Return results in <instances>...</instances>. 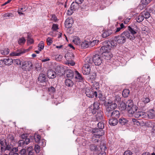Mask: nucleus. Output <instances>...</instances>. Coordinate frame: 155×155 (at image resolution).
<instances>
[{
    "mask_svg": "<svg viewBox=\"0 0 155 155\" xmlns=\"http://www.w3.org/2000/svg\"><path fill=\"white\" fill-rule=\"evenodd\" d=\"M41 138V136L39 135L36 134L34 135L35 141L37 143H39Z\"/></svg>",
    "mask_w": 155,
    "mask_h": 155,
    "instance_id": "46",
    "label": "nucleus"
},
{
    "mask_svg": "<svg viewBox=\"0 0 155 155\" xmlns=\"http://www.w3.org/2000/svg\"><path fill=\"white\" fill-rule=\"evenodd\" d=\"M147 116V113H145L143 112H142V114L141 113V118L148 119V116Z\"/></svg>",
    "mask_w": 155,
    "mask_h": 155,
    "instance_id": "62",
    "label": "nucleus"
},
{
    "mask_svg": "<svg viewBox=\"0 0 155 155\" xmlns=\"http://www.w3.org/2000/svg\"><path fill=\"white\" fill-rule=\"evenodd\" d=\"M32 64L30 61H25L22 63L21 68L25 71H29L32 68Z\"/></svg>",
    "mask_w": 155,
    "mask_h": 155,
    "instance_id": "7",
    "label": "nucleus"
},
{
    "mask_svg": "<svg viewBox=\"0 0 155 155\" xmlns=\"http://www.w3.org/2000/svg\"><path fill=\"white\" fill-rule=\"evenodd\" d=\"M132 121L133 122L134 124L135 125H136L137 126H139L140 125L139 122L135 119H133Z\"/></svg>",
    "mask_w": 155,
    "mask_h": 155,
    "instance_id": "58",
    "label": "nucleus"
},
{
    "mask_svg": "<svg viewBox=\"0 0 155 155\" xmlns=\"http://www.w3.org/2000/svg\"><path fill=\"white\" fill-rule=\"evenodd\" d=\"M71 8L75 11L79 8V5L75 2H73L71 5Z\"/></svg>",
    "mask_w": 155,
    "mask_h": 155,
    "instance_id": "32",
    "label": "nucleus"
},
{
    "mask_svg": "<svg viewBox=\"0 0 155 155\" xmlns=\"http://www.w3.org/2000/svg\"><path fill=\"white\" fill-rule=\"evenodd\" d=\"M30 142V139H25V140H21L18 142V146L24 147L28 144Z\"/></svg>",
    "mask_w": 155,
    "mask_h": 155,
    "instance_id": "11",
    "label": "nucleus"
},
{
    "mask_svg": "<svg viewBox=\"0 0 155 155\" xmlns=\"http://www.w3.org/2000/svg\"><path fill=\"white\" fill-rule=\"evenodd\" d=\"M48 91L49 94L50 95H52L55 92L56 89L54 87L51 86L48 88Z\"/></svg>",
    "mask_w": 155,
    "mask_h": 155,
    "instance_id": "34",
    "label": "nucleus"
},
{
    "mask_svg": "<svg viewBox=\"0 0 155 155\" xmlns=\"http://www.w3.org/2000/svg\"><path fill=\"white\" fill-rule=\"evenodd\" d=\"M99 42V41L97 40H93L92 41H89L90 45V47H92L95 46L96 45H97Z\"/></svg>",
    "mask_w": 155,
    "mask_h": 155,
    "instance_id": "44",
    "label": "nucleus"
},
{
    "mask_svg": "<svg viewBox=\"0 0 155 155\" xmlns=\"http://www.w3.org/2000/svg\"><path fill=\"white\" fill-rule=\"evenodd\" d=\"M103 113L102 112H99L97 113L96 116V118L98 121H102L103 120Z\"/></svg>",
    "mask_w": 155,
    "mask_h": 155,
    "instance_id": "23",
    "label": "nucleus"
},
{
    "mask_svg": "<svg viewBox=\"0 0 155 155\" xmlns=\"http://www.w3.org/2000/svg\"><path fill=\"white\" fill-rule=\"evenodd\" d=\"M151 0H142L141 2L143 7H145L151 1Z\"/></svg>",
    "mask_w": 155,
    "mask_h": 155,
    "instance_id": "47",
    "label": "nucleus"
},
{
    "mask_svg": "<svg viewBox=\"0 0 155 155\" xmlns=\"http://www.w3.org/2000/svg\"><path fill=\"white\" fill-rule=\"evenodd\" d=\"M65 85L68 87H71L73 86V83L70 79H67L65 81Z\"/></svg>",
    "mask_w": 155,
    "mask_h": 155,
    "instance_id": "33",
    "label": "nucleus"
},
{
    "mask_svg": "<svg viewBox=\"0 0 155 155\" xmlns=\"http://www.w3.org/2000/svg\"><path fill=\"white\" fill-rule=\"evenodd\" d=\"M93 62L96 65H99L102 63V58L99 54H96L93 56Z\"/></svg>",
    "mask_w": 155,
    "mask_h": 155,
    "instance_id": "9",
    "label": "nucleus"
},
{
    "mask_svg": "<svg viewBox=\"0 0 155 155\" xmlns=\"http://www.w3.org/2000/svg\"><path fill=\"white\" fill-rule=\"evenodd\" d=\"M104 45L100 48L101 52H102V55L107 60L110 59L112 57V54L110 52L111 48L116 46V44L114 41H105L103 42Z\"/></svg>",
    "mask_w": 155,
    "mask_h": 155,
    "instance_id": "1",
    "label": "nucleus"
},
{
    "mask_svg": "<svg viewBox=\"0 0 155 155\" xmlns=\"http://www.w3.org/2000/svg\"><path fill=\"white\" fill-rule=\"evenodd\" d=\"M38 79L41 82H45L46 81L45 74L43 73L40 74L38 78Z\"/></svg>",
    "mask_w": 155,
    "mask_h": 155,
    "instance_id": "25",
    "label": "nucleus"
},
{
    "mask_svg": "<svg viewBox=\"0 0 155 155\" xmlns=\"http://www.w3.org/2000/svg\"><path fill=\"white\" fill-rule=\"evenodd\" d=\"M118 122V120L117 119L115 118L111 117V118L109 119V124L111 125L115 126L116 125Z\"/></svg>",
    "mask_w": 155,
    "mask_h": 155,
    "instance_id": "22",
    "label": "nucleus"
},
{
    "mask_svg": "<svg viewBox=\"0 0 155 155\" xmlns=\"http://www.w3.org/2000/svg\"><path fill=\"white\" fill-rule=\"evenodd\" d=\"M90 45L89 41L85 40L81 43V45L82 48H85L90 46Z\"/></svg>",
    "mask_w": 155,
    "mask_h": 155,
    "instance_id": "24",
    "label": "nucleus"
},
{
    "mask_svg": "<svg viewBox=\"0 0 155 155\" xmlns=\"http://www.w3.org/2000/svg\"><path fill=\"white\" fill-rule=\"evenodd\" d=\"M52 29L54 31L53 33L56 32V31L58 29V26L56 24H53L52 27Z\"/></svg>",
    "mask_w": 155,
    "mask_h": 155,
    "instance_id": "55",
    "label": "nucleus"
},
{
    "mask_svg": "<svg viewBox=\"0 0 155 155\" xmlns=\"http://www.w3.org/2000/svg\"><path fill=\"white\" fill-rule=\"evenodd\" d=\"M74 23V20L71 17L67 18L65 22V26L66 28H70L72 26Z\"/></svg>",
    "mask_w": 155,
    "mask_h": 155,
    "instance_id": "12",
    "label": "nucleus"
},
{
    "mask_svg": "<svg viewBox=\"0 0 155 155\" xmlns=\"http://www.w3.org/2000/svg\"><path fill=\"white\" fill-rule=\"evenodd\" d=\"M3 17L4 18H7V17H12L13 16V14L11 13H6L3 15Z\"/></svg>",
    "mask_w": 155,
    "mask_h": 155,
    "instance_id": "56",
    "label": "nucleus"
},
{
    "mask_svg": "<svg viewBox=\"0 0 155 155\" xmlns=\"http://www.w3.org/2000/svg\"><path fill=\"white\" fill-rule=\"evenodd\" d=\"M25 41V40L24 38H20L18 41V44L20 45L24 44Z\"/></svg>",
    "mask_w": 155,
    "mask_h": 155,
    "instance_id": "51",
    "label": "nucleus"
},
{
    "mask_svg": "<svg viewBox=\"0 0 155 155\" xmlns=\"http://www.w3.org/2000/svg\"><path fill=\"white\" fill-rule=\"evenodd\" d=\"M74 11L73 9H72V8L71 7L69 9L67 12V14L69 15H70L72 14Z\"/></svg>",
    "mask_w": 155,
    "mask_h": 155,
    "instance_id": "60",
    "label": "nucleus"
},
{
    "mask_svg": "<svg viewBox=\"0 0 155 155\" xmlns=\"http://www.w3.org/2000/svg\"><path fill=\"white\" fill-rule=\"evenodd\" d=\"M34 149L36 153H38L40 152V147L38 145L35 144V145Z\"/></svg>",
    "mask_w": 155,
    "mask_h": 155,
    "instance_id": "50",
    "label": "nucleus"
},
{
    "mask_svg": "<svg viewBox=\"0 0 155 155\" xmlns=\"http://www.w3.org/2000/svg\"><path fill=\"white\" fill-rule=\"evenodd\" d=\"M1 53L2 55H8L9 53L10 50L8 49H5L1 51Z\"/></svg>",
    "mask_w": 155,
    "mask_h": 155,
    "instance_id": "43",
    "label": "nucleus"
},
{
    "mask_svg": "<svg viewBox=\"0 0 155 155\" xmlns=\"http://www.w3.org/2000/svg\"><path fill=\"white\" fill-rule=\"evenodd\" d=\"M9 155H19L18 154L17 152L18 151V149L17 147H11V149L10 150Z\"/></svg>",
    "mask_w": 155,
    "mask_h": 155,
    "instance_id": "17",
    "label": "nucleus"
},
{
    "mask_svg": "<svg viewBox=\"0 0 155 155\" xmlns=\"http://www.w3.org/2000/svg\"><path fill=\"white\" fill-rule=\"evenodd\" d=\"M125 37H123L121 35L120 36H118L115 37L114 39L111 42L114 41L117 44V43L119 44H122L125 43L126 41Z\"/></svg>",
    "mask_w": 155,
    "mask_h": 155,
    "instance_id": "8",
    "label": "nucleus"
},
{
    "mask_svg": "<svg viewBox=\"0 0 155 155\" xmlns=\"http://www.w3.org/2000/svg\"><path fill=\"white\" fill-rule=\"evenodd\" d=\"M27 42V44L29 45L33 43L34 40L32 39L31 38L29 35H28Z\"/></svg>",
    "mask_w": 155,
    "mask_h": 155,
    "instance_id": "49",
    "label": "nucleus"
},
{
    "mask_svg": "<svg viewBox=\"0 0 155 155\" xmlns=\"http://www.w3.org/2000/svg\"><path fill=\"white\" fill-rule=\"evenodd\" d=\"M128 122V120L125 118L121 117L119 120V122L121 125H124Z\"/></svg>",
    "mask_w": 155,
    "mask_h": 155,
    "instance_id": "31",
    "label": "nucleus"
},
{
    "mask_svg": "<svg viewBox=\"0 0 155 155\" xmlns=\"http://www.w3.org/2000/svg\"><path fill=\"white\" fill-rule=\"evenodd\" d=\"M107 150V146L106 144L102 142L100 146V149L99 150L101 152H105V151Z\"/></svg>",
    "mask_w": 155,
    "mask_h": 155,
    "instance_id": "21",
    "label": "nucleus"
},
{
    "mask_svg": "<svg viewBox=\"0 0 155 155\" xmlns=\"http://www.w3.org/2000/svg\"><path fill=\"white\" fill-rule=\"evenodd\" d=\"M141 113L142 111H138L136 113L135 112L134 114V116L136 118H141Z\"/></svg>",
    "mask_w": 155,
    "mask_h": 155,
    "instance_id": "53",
    "label": "nucleus"
},
{
    "mask_svg": "<svg viewBox=\"0 0 155 155\" xmlns=\"http://www.w3.org/2000/svg\"><path fill=\"white\" fill-rule=\"evenodd\" d=\"M144 19L141 13H140L139 15L136 18L137 21L139 23H140L142 21L144 20Z\"/></svg>",
    "mask_w": 155,
    "mask_h": 155,
    "instance_id": "40",
    "label": "nucleus"
},
{
    "mask_svg": "<svg viewBox=\"0 0 155 155\" xmlns=\"http://www.w3.org/2000/svg\"><path fill=\"white\" fill-rule=\"evenodd\" d=\"M138 109V107H136L135 105H133L132 107H131L130 108L127 109V110L129 114H133L135 113Z\"/></svg>",
    "mask_w": 155,
    "mask_h": 155,
    "instance_id": "18",
    "label": "nucleus"
},
{
    "mask_svg": "<svg viewBox=\"0 0 155 155\" xmlns=\"http://www.w3.org/2000/svg\"><path fill=\"white\" fill-rule=\"evenodd\" d=\"M119 108L121 110H127V107L126 104L124 102L121 103L119 106Z\"/></svg>",
    "mask_w": 155,
    "mask_h": 155,
    "instance_id": "42",
    "label": "nucleus"
},
{
    "mask_svg": "<svg viewBox=\"0 0 155 155\" xmlns=\"http://www.w3.org/2000/svg\"><path fill=\"white\" fill-rule=\"evenodd\" d=\"M129 93L130 91L129 90L126 89L123 90L122 93V95L124 97H126L128 96Z\"/></svg>",
    "mask_w": 155,
    "mask_h": 155,
    "instance_id": "37",
    "label": "nucleus"
},
{
    "mask_svg": "<svg viewBox=\"0 0 155 155\" xmlns=\"http://www.w3.org/2000/svg\"><path fill=\"white\" fill-rule=\"evenodd\" d=\"M142 15L143 18L147 19L149 18L150 16V13L147 12L143 11L141 13Z\"/></svg>",
    "mask_w": 155,
    "mask_h": 155,
    "instance_id": "38",
    "label": "nucleus"
},
{
    "mask_svg": "<svg viewBox=\"0 0 155 155\" xmlns=\"http://www.w3.org/2000/svg\"><path fill=\"white\" fill-rule=\"evenodd\" d=\"M47 44L48 45H50L52 43V40L50 37H48L46 40Z\"/></svg>",
    "mask_w": 155,
    "mask_h": 155,
    "instance_id": "57",
    "label": "nucleus"
},
{
    "mask_svg": "<svg viewBox=\"0 0 155 155\" xmlns=\"http://www.w3.org/2000/svg\"><path fill=\"white\" fill-rule=\"evenodd\" d=\"M130 34L128 31H124L121 35L123 37L129 39L130 40L133 39L135 38V37H133L130 35Z\"/></svg>",
    "mask_w": 155,
    "mask_h": 155,
    "instance_id": "15",
    "label": "nucleus"
},
{
    "mask_svg": "<svg viewBox=\"0 0 155 155\" xmlns=\"http://www.w3.org/2000/svg\"><path fill=\"white\" fill-rule=\"evenodd\" d=\"M55 68L56 71L59 72L63 69V67L62 66L58 65L56 66Z\"/></svg>",
    "mask_w": 155,
    "mask_h": 155,
    "instance_id": "45",
    "label": "nucleus"
},
{
    "mask_svg": "<svg viewBox=\"0 0 155 155\" xmlns=\"http://www.w3.org/2000/svg\"><path fill=\"white\" fill-rule=\"evenodd\" d=\"M62 58V56L61 55H57L55 56V59L57 61H60Z\"/></svg>",
    "mask_w": 155,
    "mask_h": 155,
    "instance_id": "63",
    "label": "nucleus"
},
{
    "mask_svg": "<svg viewBox=\"0 0 155 155\" xmlns=\"http://www.w3.org/2000/svg\"><path fill=\"white\" fill-rule=\"evenodd\" d=\"M142 102L144 104H147L149 103L150 101V99L149 98L146 97L142 99Z\"/></svg>",
    "mask_w": 155,
    "mask_h": 155,
    "instance_id": "59",
    "label": "nucleus"
},
{
    "mask_svg": "<svg viewBox=\"0 0 155 155\" xmlns=\"http://www.w3.org/2000/svg\"><path fill=\"white\" fill-rule=\"evenodd\" d=\"M91 71L90 65L87 64H85L82 68V72L84 74H89Z\"/></svg>",
    "mask_w": 155,
    "mask_h": 155,
    "instance_id": "10",
    "label": "nucleus"
},
{
    "mask_svg": "<svg viewBox=\"0 0 155 155\" xmlns=\"http://www.w3.org/2000/svg\"><path fill=\"white\" fill-rule=\"evenodd\" d=\"M132 153L130 150H127L124 153V155H132Z\"/></svg>",
    "mask_w": 155,
    "mask_h": 155,
    "instance_id": "64",
    "label": "nucleus"
},
{
    "mask_svg": "<svg viewBox=\"0 0 155 155\" xmlns=\"http://www.w3.org/2000/svg\"><path fill=\"white\" fill-rule=\"evenodd\" d=\"M44 43L43 41H41L38 45V50L39 51H41L44 48Z\"/></svg>",
    "mask_w": 155,
    "mask_h": 155,
    "instance_id": "41",
    "label": "nucleus"
},
{
    "mask_svg": "<svg viewBox=\"0 0 155 155\" xmlns=\"http://www.w3.org/2000/svg\"><path fill=\"white\" fill-rule=\"evenodd\" d=\"M73 42L76 45H79L80 44V40L78 38H75L73 41Z\"/></svg>",
    "mask_w": 155,
    "mask_h": 155,
    "instance_id": "52",
    "label": "nucleus"
},
{
    "mask_svg": "<svg viewBox=\"0 0 155 155\" xmlns=\"http://www.w3.org/2000/svg\"><path fill=\"white\" fill-rule=\"evenodd\" d=\"M24 53L20 50H18L15 52H13L11 53L10 54V55L12 56H19L20 55Z\"/></svg>",
    "mask_w": 155,
    "mask_h": 155,
    "instance_id": "27",
    "label": "nucleus"
},
{
    "mask_svg": "<svg viewBox=\"0 0 155 155\" xmlns=\"http://www.w3.org/2000/svg\"><path fill=\"white\" fill-rule=\"evenodd\" d=\"M74 74L75 76V78L79 81L82 80V78L81 74L77 71H75Z\"/></svg>",
    "mask_w": 155,
    "mask_h": 155,
    "instance_id": "35",
    "label": "nucleus"
},
{
    "mask_svg": "<svg viewBox=\"0 0 155 155\" xmlns=\"http://www.w3.org/2000/svg\"><path fill=\"white\" fill-rule=\"evenodd\" d=\"M85 64H87L90 65L93 62V58H92L90 57H87L85 60Z\"/></svg>",
    "mask_w": 155,
    "mask_h": 155,
    "instance_id": "36",
    "label": "nucleus"
},
{
    "mask_svg": "<svg viewBox=\"0 0 155 155\" xmlns=\"http://www.w3.org/2000/svg\"><path fill=\"white\" fill-rule=\"evenodd\" d=\"M109 116H111L112 118L118 119L120 116V113L119 111L114 110L111 112L109 114Z\"/></svg>",
    "mask_w": 155,
    "mask_h": 155,
    "instance_id": "14",
    "label": "nucleus"
},
{
    "mask_svg": "<svg viewBox=\"0 0 155 155\" xmlns=\"http://www.w3.org/2000/svg\"><path fill=\"white\" fill-rule=\"evenodd\" d=\"M120 100V98L118 96H116L114 97V102L117 103Z\"/></svg>",
    "mask_w": 155,
    "mask_h": 155,
    "instance_id": "61",
    "label": "nucleus"
},
{
    "mask_svg": "<svg viewBox=\"0 0 155 155\" xmlns=\"http://www.w3.org/2000/svg\"><path fill=\"white\" fill-rule=\"evenodd\" d=\"M95 87H93L92 90H90L89 88H86L85 90V94L86 96L90 98H92L94 96L96 97H97V91L94 90Z\"/></svg>",
    "mask_w": 155,
    "mask_h": 155,
    "instance_id": "6",
    "label": "nucleus"
},
{
    "mask_svg": "<svg viewBox=\"0 0 155 155\" xmlns=\"http://www.w3.org/2000/svg\"><path fill=\"white\" fill-rule=\"evenodd\" d=\"M27 151L28 152V155H33V148L32 146H30L28 147L26 149Z\"/></svg>",
    "mask_w": 155,
    "mask_h": 155,
    "instance_id": "39",
    "label": "nucleus"
},
{
    "mask_svg": "<svg viewBox=\"0 0 155 155\" xmlns=\"http://www.w3.org/2000/svg\"><path fill=\"white\" fill-rule=\"evenodd\" d=\"M64 57L67 61L66 64L72 66L74 65L75 63L73 61L74 57L73 53L71 52L65 54Z\"/></svg>",
    "mask_w": 155,
    "mask_h": 155,
    "instance_id": "5",
    "label": "nucleus"
},
{
    "mask_svg": "<svg viewBox=\"0 0 155 155\" xmlns=\"http://www.w3.org/2000/svg\"><path fill=\"white\" fill-rule=\"evenodd\" d=\"M94 107L93 110L92 111L93 114H95L96 112V110H97L99 108V104L97 102H94L93 104Z\"/></svg>",
    "mask_w": 155,
    "mask_h": 155,
    "instance_id": "26",
    "label": "nucleus"
},
{
    "mask_svg": "<svg viewBox=\"0 0 155 155\" xmlns=\"http://www.w3.org/2000/svg\"><path fill=\"white\" fill-rule=\"evenodd\" d=\"M11 146L10 145L7 144L4 138L0 139V152L2 154L4 153L6 150H10Z\"/></svg>",
    "mask_w": 155,
    "mask_h": 155,
    "instance_id": "3",
    "label": "nucleus"
},
{
    "mask_svg": "<svg viewBox=\"0 0 155 155\" xmlns=\"http://www.w3.org/2000/svg\"><path fill=\"white\" fill-rule=\"evenodd\" d=\"M47 76L49 79H54L56 76V72L52 70H50L48 71L47 72Z\"/></svg>",
    "mask_w": 155,
    "mask_h": 155,
    "instance_id": "13",
    "label": "nucleus"
},
{
    "mask_svg": "<svg viewBox=\"0 0 155 155\" xmlns=\"http://www.w3.org/2000/svg\"><path fill=\"white\" fill-rule=\"evenodd\" d=\"M148 118L152 119L155 116V112L153 110H150L147 112Z\"/></svg>",
    "mask_w": 155,
    "mask_h": 155,
    "instance_id": "20",
    "label": "nucleus"
},
{
    "mask_svg": "<svg viewBox=\"0 0 155 155\" xmlns=\"http://www.w3.org/2000/svg\"><path fill=\"white\" fill-rule=\"evenodd\" d=\"M66 76L71 78H72L73 77L74 74L73 71L71 70H68L66 72Z\"/></svg>",
    "mask_w": 155,
    "mask_h": 155,
    "instance_id": "28",
    "label": "nucleus"
},
{
    "mask_svg": "<svg viewBox=\"0 0 155 155\" xmlns=\"http://www.w3.org/2000/svg\"><path fill=\"white\" fill-rule=\"evenodd\" d=\"M13 62L15 64H17V65H21V61L19 59H16L13 61Z\"/></svg>",
    "mask_w": 155,
    "mask_h": 155,
    "instance_id": "54",
    "label": "nucleus"
},
{
    "mask_svg": "<svg viewBox=\"0 0 155 155\" xmlns=\"http://www.w3.org/2000/svg\"><path fill=\"white\" fill-rule=\"evenodd\" d=\"M127 30L128 31L130 32V34L133 36V37H135L134 35L136 34L137 32L134 29L129 26L127 27Z\"/></svg>",
    "mask_w": 155,
    "mask_h": 155,
    "instance_id": "29",
    "label": "nucleus"
},
{
    "mask_svg": "<svg viewBox=\"0 0 155 155\" xmlns=\"http://www.w3.org/2000/svg\"><path fill=\"white\" fill-rule=\"evenodd\" d=\"M126 104L127 107V109L130 108L131 107L134 105L133 101L131 100H128Z\"/></svg>",
    "mask_w": 155,
    "mask_h": 155,
    "instance_id": "30",
    "label": "nucleus"
},
{
    "mask_svg": "<svg viewBox=\"0 0 155 155\" xmlns=\"http://www.w3.org/2000/svg\"><path fill=\"white\" fill-rule=\"evenodd\" d=\"M112 33V32L110 30H104L103 31L102 36L103 38H105L110 35Z\"/></svg>",
    "mask_w": 155,
    "mask_h": 155,
    "instance_id": "19",
    "label": "nucleus"
},
{
    "mask_svg": "<svg viewBox=\"0 0 155 155\" xmlns=\"http://www.w3.org/2000/svg\"><path fill=\"white\" fill-rule=\"evenodd\" d=\"M93 133L94 136L92 137V140L93 141L94 140L95 142H98V140L95 139V138H100V137L104 134V132L103 130L96 128L93 130Z\"/></svg>",
    "mask_w": 155,
    "mask_h": 155,
    "instance_id": "4",
    "label": "nucleus"
},
{
    "mask_svg": "<svg viewBox=\"0 0 155 155\" xmlns=\"http://www.w3.org/2000/svg\"><path fill=\"white\" fill-rule=\"evenodd\" d=\"M1 61H2L3 63L7 65H10L12 64L13 63V60L11 58L7 57L6 58H4L3 60Z\"/></svg>",
    "mask_w": 155,
    "mask_h": 155,
    "instance_id": "16",
    "label": "nucleus"
},
{
    "mask_svg": "<svg viewBox=\"0 0 155 155\" xmlns=\"http://www.w3.org/2000/svg\"><path fill=\"white\" fill-rule=\"evenodd\" d=\"M100 122L97 124V126L99 129L102 130L104 128V124L103 123L99 121Z\"/></svg>",
    "mask_w": 155,
    "mask_h": 155,
    "instance_id": "48",
    "label": "nucleus"
},
{
    "mask_svg": "<svg viewBox=\"0 0 155 155\" xmlns=\"http://www.w3.org/2000/svg\"><path fill=\"white\" fill-rule=\"evenodd\" d=\"M106 114L109 116V114L114 111L117 107V105L116 103L111 101H109L106 104Z\"/></svg>",
    "mask_w": 155,
    "mask_h": 155,
    "instance_id": "2",
    "label": "nucleus"
}]
</instances>
